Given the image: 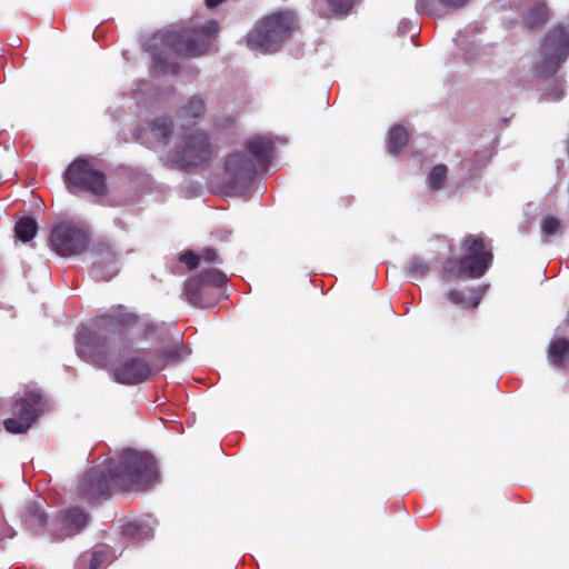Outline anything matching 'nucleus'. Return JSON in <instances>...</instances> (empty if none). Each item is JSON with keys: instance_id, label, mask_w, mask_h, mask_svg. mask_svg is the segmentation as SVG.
<instances>
[{"instance_id": "20e7f679", "label": "nucleus", "mask_w": 569, "mask_h": 569, "mask_svg": "<svg viewBox=\"0 0 569 569\" xmlns=\"http://www.w3.org/2000/svg\"><path fill=\"white\" fill-rule=\"evenodd\" d=\"M218 31L219 23L216 20H209L199 29H182L167 32L164 42L177 54L197 57L209 51Z\"/></svg>"}, {"instance_id": "e433bc0d", "label": "nucleus", "mask_w": 569, "mask_h": 569, "mask_svg": "<svg viewBox=\"0 0 569 569\" xmlns=\"http://www.w3.org/2000/svg\"><path fill=\"white\" fill-rule=\"evenodd\" d=\"M141 335L139 337L149 338L157 332V326L152 322L144 321L141 319L140 326Z\"/></svg>"}, {"instance_id": "c9c22d12", "label": "nucleus", "mask_w": 569, "mask_h": 569, "mask_svg": "<svg viewBox=\"0 0 569 569\" xmlns=\"http://www.w3.org/2000/svg\"><path fill=\"white\" fill-rule=\"evenodd\" d=\"M199 256H200V261H204L207 263L219 262V254H218L217 250H214V249L204 248L201 251V253H199Z\"/></svg>"}, {"instance_id": "c85d7f7f", "label": "nucleus", "mask_w": 569, "mask_h": 569, "mask_svg": "<svg viewBox=\"0 0 569 569\" xmlns=\"http://www.w3.org/2000/svg\"><path fill=\"white\" fill-rule=\"evenodd\" d=\"M541 232L546 237H555L561 234V220L552 214H547L542 218L540 223Z\"/></svg>"}, {"instance_id": "f03ea898", "label": "nucleus", "mask_w": 569, "mask_h": 569, "mask_svg": "<svg viewBox=\"0 0 569 569\" xmlns=\"http://www.w3.org/2000/svg\"><path fill=\"white\" fill-rule=\"evenodd\" d=\"M274 150L273 137H250L244 141L242 150L233 151L224 158V178L233 184L252 180L258 172L267 170L270 166Z\"/></svg>"}, {"instance_id": "9b49d317", "label": "nucleus", "mask_w": 569, "mask_h": 569, "mask_svg": "<svg viewBox=\"0 0 569 569\" xmlns=\"http://www.w3.org/2000/svg\"><path fill=\"white\" fill-rule=\"evenodd\" d=\"M77 351L81 358L100 368H107L110 363L109 341L99 332L81 331L78 337Z\"/></svg>"}, {"instance_id": "58836bf2", "label": "nucleus", "mask_w": 569, "mask_h": 569, "mask_svg": "<svg viewBox=\"0 0 569 569\" xmlns=\"http://www.w3.org/2000/svg\"><path fill=\"white\" fill-rule=\"evenodd\" d=\"M447 8L459 9L468 3L469 0H439Z\"/></svg>"}, {"instance_id": "0eeeda50", "label": "nucleus", "mask_w": 569, "mask_h": 569, "mask_svg": "<svg viewBox=\"0 0 569 569\" xmlns=\"http://www.w3.org/2000/svg\"><path fill=\"white\" fill-rule=\"evenodd\" d=\"M43 397L39 391H29L12 405L13 417L3 421L10 433H24L37 421L43 409Z\"/></svg>"}, {"instance_id": "6e6552de", "label": "nucleus", "mask_w": 569, "mask_h": 569, "mask_svg": "<svg viewBox=\"0 0 569 569\" xmlns=\"http://www.w3.org/2000/svg\"><path fill=\"white\" fill-rule=\"evenodd\" d=\"M465 251L462 267L468 272V278L478 279L490 268L493 253L489 242L480 234H467L461 241Z\"/></svg>"}, {"instance_id": "423d86ee", "label": "nucleus", "mask_w": 569, "mask_h": 569, "mask_svg": "<svg viewBox=\"0 0 569 569\" xmlns=\"http://www.w3.org/2000/svg\"><path fill=\"white\" fill-rule=\"evenodd\" d=\"M214 156V147L208 134L199 129L186 131L174 154L176 163L182 169L207 164Z\"/></svg>"}, {"instance_id": "412c9836", "label": "nucleus", "mask_w": 569, "mask_h": 569, "mask_svg": "<svg viewBox=\"0 0 569 569\" xmlns=\"http://www.w3.org/2000/svg\"><path fill=\"white\" fill-rule=\"evenodd\" d=\"M206 111V104L201 97L192 96L188 102L181 107L180 117L186 120H193L197 122L202 118Z\"/></svg>"}, {"instance_id": "5701e85b", "label": "nucleus", "mask_w": 569, "mask_h": 569, "mask_svg": "<svg viewBox=\"0 0 569 569\" xmlns=\"http://www.w3.org/2000/svg\"><path fill=\"white\" fill-rule=\"evenodd\" d=\"M38 223L31 217H21L14 226L16 236L22 242L31 241L38 232Z\"/></svg>"}, {"instance_id": "ea45409f", "label": "nucleus", "mask_w": 569, "mask_h": 569, "mask_svg": "<svg viewBox=\"0 0 569 569\" xmlns=\"http://www.w3.org/2000/svg\"><path fill=\"white\" fill-rule=\"evenodd\" d=\"M103 556L100 552H93L90 559V569H98L102 562Z\"/></svg>"}, {"instance_id": "c756f323", "label": "nucleus", "mask_w": 569, "mask_h": 569, "mask_svg": "<svg viewBox=\"0 0 569 569\" xmlns=\"http://www.w3.org/2000/svg\"><path fill=\"white\" fill-rule=\"evenodd\" d=\"M198 278L201 279V281L206 286L211 287H222L227 282V277L223 272L219 271L218 269H210L207 271H203L198 274Z\"/></svg>"}, {"instance_id": "f257e3e1", "label": "nucleus", "mask_w": 569, "mask_h": 569, "mask_svg": "<svg viewBox=\"0 0 569 569\" xmlns=\"http://www.w3.org/2000/svg\"><path fill=\"white\" fill-rule=\"evenodd\" d=\"M159 478L157 465H99L88 469L77 485L78 496L90 505L109 499L116 490L141 492Z\"/></svg>"}, {"instance_id": "ddd939ff", "label": "nucleus", "mask_w": 569, "mask_h": 569, "mask_svg": "<svg viewBox=\"0 0 569 569\" xmlns=\"http://www.w3.org/2000/svg\"><path fill=\"white\" fill-rule=\"evenodd\" d=\"M140 322L141 318L123 306H116L96 318L98 328L119 333L132 331Z\"/></svg>"}, {"instance_id": "4468645a", "label": "nucleus", "mask_w": 569, "mask_h": 569, "mask_svg": "<svg viewBox=\"0 0 569 569\" xmlns=\"http://www.w3.org/2000/svg\"><path fill=\"white\" fill-rule=\"evenodd\" d=\"M152 368L140 357H130L119 363L112 371V379L121 385H138L149 380Z\"/></svg>"}, {"instance_id": "2eb2a0df", "label": "nucleus", "mask_w": 569, "mask_h": 569, "mask_svg": "<svg viewBox=\"0 0 569 569\" xmlns=\"http://www.w3.org/2000/svg\"><path fill=\"white\" fill-rule=\"evenodd\" d=\"M182 297L198 308H211L214 305L211 299V290L198 276L184 281Z\"/></svg>"}, {"instance_id": "aec40b11", "label": "nucleus", "mask_w": 569, "mask_h": 569, "mask_svg": "<svg viewBox=\"0 0 569 569\" xmlns=\"http://www.w3.org/2000/svg\"><path fill=\"white\" fill-rule=\"evenodd\" d=\"M569 355V340L566 338H558L552 340L548 348V357L553 366L562 367L566 358Z\"/></svg>"}, {"instance_id": "cd10ccee", "label": "nucleus", "mask_w": 569, "mask_h": 569, "mask_svg": "<svg viewBox=\"0 0 569 569\" xmlns=\"http://www.w3.org/2000/svg\"><path fill=\"white\" fill-rule=\"evenodd\" d=\"M27 521L34 529H43L47 526L48 516L37 502H32L27 508Z\"/></svg>"}, {"instance_id": "bb28decb", "label": "nucleus", "mask_w": 569, "mask_h": 569, "mask_svg": "<svg viewBox=\"0 0 569 569\" xmlns=\"http://www.w3.org/2000/svg\"><path fill=\"white\" fill-rule=\"evenodd\" d=\"M116 260H117V254L109 248L108 244L99 246V248L97 250V260L93 263L96 276L100 277L103 280H107V277H104L100 272V267L103 263L113 264L116 262ZM110 278H111V276L108 277V279H110Z\"/></svg>"}, {"instance_id": "f8f14e48", "label": "nucleus", "mask_w": 569, "mask_h": 569, "mask_svg": "<svg viewBox=\"0 0 569 569\" xmlns=\"http://www.w3.org/2000/svg\"><path fill=\"white\" fill-rule=\"evenodd\" d=\"M90 521V515L80 507L61 511L51 525L53 540L60 541L82 531Z\"/></svg>"}, {"instance_id": "4be33fe9", "label": "nucleus", "mask_w": 569, "mask_h": 569, "mask_svg": "<svg viewBox=\"0 0 569 569\" xmlns=\"http://www.w3.org/2000/svg\"><path fill=\"white\" fill-rule=\"evenodd\" d=\"M549 19V10L543 2H537L531 7L526 17V24L529 29L541 28Z\"/></svg>"}, {"instance_id": "f704fd0d", "label": "nucleus", "mask_w": 569, "mask_h": 569, "mask_svg": "<svg viewBox=\"0 0 569 569\" xmlns=\"http://www.w3.org/2000/svg\"><path fill=\"white\" fill-rule=\"evenodd\" d=\"M417 9L422 13L439 17L438 9L435 7L433 0H417Z\"/></svg>"}, {"instance_id": "72a5a7b5", "label": "nucleus", "mask_w": 569, "mask_h": 569, "mask_svg": "<svg viewBox=\"0 0 569 569\" xmlns=\"http://www.w3.org/2000/svg\"><path fill=\"white\" fill-rule=\"evenodd\" d=\"M180 262L184 263L189 270H194L200 263V256L191 250L186 251L179 258Z\"/></svg>"}, {"instance_id": "f3484780", "label": "nucleus", "mask_w": 569, "mask_h": 569, "mask_svg": "<svg viewBox=\"0 0 569 569\" xmlns=\"http://www.w3.org/2000/svg\"><path fill=\"white\" fill-rule=\"evenodd\" d=\"M121 533L133 541H142L153 536V529L141 520H130L122 525Z\"/></svg>"}, {"instance_id": "4c0bfd02", "label": "nucleus", "mask_w": 569, "mask_h": 569, "mask_svg": "<svg viewBox=\"0 0 569 569\" xmlns=\"http://www.w3.org/2000/svg\"><path fill=\"white\" fill-rule=\"evenodd\" d=\"M153 63H154V67L163 73H168V72L174 73V72H177V69H178V67L174 63L170 64V66H164L160 56L153 57Z\"/></svg>"}, {"instance_id": "1a4fd4ad", "label": "nucleus", "mask_w": 569, "mask_h": 569, "mask_svg": "<svg viewBox=\"0 0 569 569\" xmlns=\"http://www.w3.org/2000/svg\"><path fill=\"white\" fill-rule=\"evenodd\" d=\"M569 56V29L558 26L549 30L541 42L540 71L553 73Z\"/></svg>"}, {"instance_id": "2f4dec72", "label": "nucleus", "mask_w": 569, "mask_h": 569, "mask_svg": "<svg viewBox=\"0 0 569 569\" xmlns=\"http://www.w3.org/2000/svg\"><path fill=\"white\" fill-rule=\"evenodd\" d=\"M430 270V264L419 258V257H413L410 259L409 261V264H408V272L411 277L413 278H423Z\"/></svg>"}, {"instance_id": "a211bd4d", "label": "nucleus", "mask_w": 569, "mask_h": 569, "mask_svg": "<svg viewBox=\"0 0 569 569\" xmlns=\"http://www.w3.org/2000/svg\"><path fill=\"white\" fill-rule=\"evenodd\" d=\"M102 462H156V458L147 450L124 448L117 453L116 458L110 457Z\"/></svg>"}, {"instance_id": "b1692460", "label": "nucleus", "mask_w": 569, "mask_h": 569, "mask_svg": "<svg viewBox=\"0 0 569 569\" xmlns=\"http://www.w3.org/2000/svg\"><path fill=\"white\" fill-rule=\"evenodd\" d=\"M441 278L443 281L468 278V272L462 267V257L448 258L442 266Z\"/></svg>"}, {"instance_id": "473e14b6", "label": "nucleus", "mask_w": 569, "mask_h": 569, "mask_svg": "<svg viewBox=\"0 0 569 569\" xmlns=\"http://www.w3.org/2000/svg\"><path fill=\"white\" fill-rule=\"evenodd\" d=\"M327 3L335 14H347L352 7V0H327Z\"/></svg>"}, {"instance_id": "393cba45", "label": "nucleus", "mask_w": 569, "mask_h": 569, "mask_svg": "<svg viewBox=\"0 0 569 569\" xmlns=\"http://www.w3.org/2000/svg\"><path fill=\"white\" fill-rule=\"evenodd\" d=\"M446 300L452 305L459 306L465 309H476L480 303V297L475 296L467 300L465 291L459 289H450L445 295Z\"/></svg>"}, {"instance_id": "7ed1b4c3", "label": "nucleus", "mask_w": 569, "mask_h": 569, "mask_svg": "<svg viewBox=\"0 0 569 569\" xmlns=\"http://www.w3.org/2000/svg\"><path fill=\"white\" fill-rule=\"evenodd\" d=\"M297 20L289 11H279L263 18L247 36V46L256 51L273 52L289 39Z\"/></svg>"}, {"instance_id": "6ab92c4d", "label": "nucleus", "mask_w": 569, "mask_h": 569, "mask_svg": "<svg viewBox=\"0 0 569 569\" xmlns=\"http://www.w3.org/2000/svg\"><path fill=\"white\" fill-rule=\"evenodd\" d=\"M409 134L401 124H396L388 132L387 149L388 152L397 156L408 143Z\"/></svg>"}, {"instance_id": "dca6fc26", "label": "nucleus", "mask_w": 569, "mask_h": 569, "mask_svg": "<svg viewBox=\"0 0 569 569\" xmlns=\"http://www.w3.org/2000/svg\"><path fill=\"white\" fill-rule=\"evenodd\" d=\"M148 129L152 142L167 146L172 137L173 122L169 117H158L149 123Z\"/></svg>"}, {"instance_id": "7c9ffc66", "label": "nucleus", "mask_w": 569, "mask_h": 569, "mask_svg": "<svg viewBox=\"0 0 569 569\" xmlns=\"http://www.w3.org/2000/svg\"><path fill=\"white\" fill-rule=\"evenodd\" d=\"M187 355L188 351L182 343H177L168 349H162L160 351V356L166 363H177L181 361Z\"/></svg>"}, {"instance_id": "a878e982", "label": "nucleus", "mask_w": 569, "mask_h": 569, "mask_svg": "<svg viewBox=\"0 0 569 569\" xmlns=\"http://www.w3.org/2000/svg\"><path fill=\"white\" fill-rule=\"evenodd\" d=\"M448 179L447 166L439 163L431 168L427 176V183L430 190L438 191L442 189Z\"/></svg>"}, {"instance_id": "9d476101", "label": "nucleus", "mask_w": 569, "mask_h": 569, "mask_svg": "<svg viewBox=\"0 0 569 569\" xmlns=\"http://www.w3.org/2000/svg\"><path fill=\"white\" fill-rule=\"evenodd\" d=\"M50 243L52 249L61 257L78 256L87 250L89 236L84 229L77 224L61 222L52 229Z\"/></svg>"}, {"instance_id": "39448f33", "label": "nucleus", "mask_w": 569, "mask_h": 569, "mask_svg": "<svg viewBox=\"0 0 569 569\" xmlns=\"http://www.w3.org/2000/svg\"><path fill=\"white\" fill-rule=\"evenodd\" d=\"M63 180L69 190H82L102 197L108 193L106 174L86 158H77L66 169Z\"/></svg>"}]
</instances>
